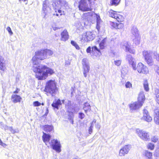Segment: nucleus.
Masks as SVG:
<instances>
[{
	"mask_svg": "<svg viewBox=\"0 0 159 159\" xmlns=\"http://www.w3.org/2000/svg\"><path fill=\"white\" fill-rule=\"evenodd\" d=\"M158 137L156 136H153L151 138V141L155 143L156 142L158 141Z\"/></svg>",
	"mask_w": 159,
	"mask_h": 159,
	"instance_id": "obj_40",
	"label": "nucleus"
},
{
	"mask_svg": "<svg viewBox=\"0 0 159 159\" xmlns=\"http://www.w3.org/2000/svg\"><path fill=\"white\" fill-rule=\"evenodd\" d=\"M1 145L5 147V146H6V144H5V145L3 144V145Z\"/></svg>",
	"mask_w": 159,
	"mask_h": 159,
	"instance_id": "obj_62",
	"label": "nucleus"
},
{
	"mask_svg": "<svg viewBox=\"0 0 159 159\" xmlns=\"http://www.w3.org/2000/svg\"><path fill=\"white\" fill-rule=\"evenodd\" d=\"M154 120L156 124L159 125V116H155Z\"/></svg>",
	"mask_w": 159,
	"mask_h": 159,
	"instance_id": "obj_42",
	"label": "nucleus"
},
{
	"mask_svg": "<svg viewBox=\"0 0 159 159\" xmlns=\"http://www.w3.org/2000/svg\"><path fill=\"white\" fill-rule=\"evenodd\" d=\"M61 41H65L68 39L69 35L66 30H64L61 33Z\"/></svg>",
	"mask_w": 159,
	"mask_h": 159,
	"instance_id": "obj_18",
	"label": "nucleus"
},
{
	"mask_svg": "<svg viewBox=\"0 0 159 159\" xmlns=\"http://www.w3.org/2000/svg\"><path fill=\"white\" fill-rule=\"evenodd\" d=\"M145 154L146 158L152 159V153L151 152L147 151L145 152Z\"/></svg>",
	"mask_w": 159,
	"mask_h": 159,
	"instance_id": "obj_32",
	"label": "nucleus"
},
{
	"mask_svg": "<svg viewBox=\"0 0 159 159\" xmlns=\"http://www.w3.org/2000/svg\"><path fill=\"white\" fill-rule=\"evenodd\" d=\"M12 101L14 103L19 102L21 99V97L16 94H13L11 97Z\"/></svg>",
	"mask_w": 159,
	"mask_h": 159,
	"instance_id": "obj_21",
	"label": "nucleus"
},
{
	"mask_svg": "<svg viewBox=\"0 0 159 159\" xmlns=\"http://www.w3.org/2000/svg\"><path fill=\"white\" fill-rule=\"evenodd\" d=\"M96 120L95 119H94V120H93V121H92V123H91V125H93V123H96Z\"/></svg>",
	"mask_w": 159,
	"mask_h": 159,
	"instance_id": "obj_57",
	"label": "nucleus"
},
{
	"mask_svg": "<svg viewBox=\"0 0 159 159\" xmlns=\"http://www.w3.org/2000/svg\"><path fill=\"white\" fill-rule=\"evenodd\" d=\"M147 147L148 149L153 150L154 148V145L153 144L149 143L147 145Z\"/></svg>",
	"mask_w": 159,
	"mask_h": 159,
	"instance_id": "obj_37",
	"label": "nucleus"
},
{
	"mask_svg": "<svg viewBox=\"0 0 159 159\" xmlns=\"http://www.w3.org/2000/svg\"><path fill=\"white\" fill-rule=\"evenodd\" d=\"M44 51L46 55V58L47 57V56H51L53 54V52L49 49H44Z\"/></svg>",
	"mask_w": 159,
	"mask_h": 159,
	"instance_id": "obj_31",
	"label": "nucleus"
},
{
	"mask_svg": "<svg viewBox=\"0 0 159 159\" xmlns=\"http://www.w3.org/2000/svg\"><path fill=\"white\" fill-rule=\"evenodd\" d=\"M124 26L123 24L121 23H117L116 29H121Z\"/></svg>",
	"mask_w": 159,
	"mask_h": 159,
	"instance_id": "obj_41",
	"label": "nucleus"
},
{
	"mask_svg": "<svg viewBox=\"0 0 159 159\" xmlns=\"http://www.w3.org/2000/svg\"><path fill=\"white\" fill-rule=\"evenodd\" d=\"M55 12H56V15L57 16H61L64 14V11H62L61 10L58 9L57 12V11H56Z\"/></svg>",
	"mask_w": 159,
	"mask_h": 159,
	"instance_id": "obj_36",
	"label": "nucleus"
},
{
	"mask_svg": "<svg viewBox=\"0 0 159 159\" xmlns=\"http://www.w3.org/2000/svg\"><path fill=\"white\" fill-rule=\"evenodd\" d=\"M70 64L69 61H67L65 62V65H69Z\"/></svg>",
	"mask_w": 159,
	"mask_h": 159,
	"instance_id": "obj_58",
	"label": "nucleus"
},
{
	"mask_svg": "<svg viewBox=\"0 0 159 159\" xmlns=\"http://www.w3.org/2000/svg\"><path fill=\"white\" fill-rule=\"evenodd\" d=\"M97 26L96 28L98 30L99 29V19L100 17L99 16H97Z\"/></svg>",
	"mask_w": 159,
	"mask_h": 159,
	"instance_id": "obj_39",
	"label": "nucleus"
},
{
	"mask_svg": "<svg viewBox=\"0 0 159 159\" xmlns=\"http://www.w3.org/2000/svg\"><path fill=\"white\" fill-rule=\"evenodd\" d=\"M156 59L157 61L159 62V54L157 55L156 56Z\"/></svg>",
	"mask_w": 159,
	"mask_h": 159,
	"instance_id": "obj_56",
	"label": "nucleus"
},
{
	"mask_svg": "<svg viewBox=\"0 0 159 159\" xmlns=\"http://www.w3.org/2000/svg\"><path fill=\"white\" fill-rule=\"evenodd\" d=\"M79 8L80 10L83 11H91L92 9L88 7L85 0H80L79 2Z\"/></svg>",
	"mask_w": 159,
	"mask_h": 159,
	"instance_id": "obj_11",
	"label": "nucleus"
},
{
	"mask_svg": "<svg viewBox=\"0 0 159 159\" xmlns=\"http://www.w3.org/2000/svg\"><path fill=\"white\" fill-rule=\"evenodd\" d=\"M50 138L51 136L43 132V135L42 136L43 140L47 145V143L49 141Z\"/></svg>",
	"mask_w": 159,
	"mask_h": 159,
	"instance_id": "obj_22",
	"label": "nucleus"
},
{
	"mask_svg": "<svg viewBox=\"0 0 159 159\" xmlns=\"http://www.w3.org/2000/svg\"><path fill=\"white\" fill-rule=\"evenodd\" d=\"M92 50H96L97 51H98V52H99V50L98 49V48H97V47L95 46H93V47H92Z\"/></svg>",
	"mask_w": 159,
	"mask_h": 159,
	"instance_id": "obj_52",
	"label": "nucleus"
},
{
	"mask_svg": "<svg viewBox=\"0 0 159 159\" xmlns=\"http://www.w3.org/2000/svg\"><path fill=\"white\" fill-rule=\"evenodd\" d=\"M155 71L159 75V67L157 68Z\"/></svg>",
	"mask_w": 159,
	"mask_h": 159,
	"instance_id": "obj_54",
	"label": "nucleus"
},
{
	"mask_svg": "<svg viewBox=\"0 0 159 159\" xmlns=\"http://www.w3.org/2000/svg\"><path fill=\"white\" fill-rule=\"evenodd\" d=\"M136 70H137L138 72L140 73L147 74L149 73L148 68L141 62L139 63L137 65L136 67Z\"/></svg>",
	"mask_w": 159,
	"mask_h": 159,
	"instance_id": "obj_10",
	"label": "nucleus"
},
{
	"mask_svg": "<svg viewBox=\"0 0 159 159\" xmlns=\"http://www.w3.org/2000/svg\"><path fill=\"white\" fill-rule=\"evenodd\" d=\"M106 42V38L104 39L99 43V45L100 48L103 49L104 48V45Z\"/></svg>",
	"mask_w": 159,
	"mask_h": 159,
	"instance_id": "obj_33",
	"label": "nucleus"
},
{
	"mask_svg": "<svg viewBox=\"0 0 159 159\" xmlns=\"http://www.w3.org/2000/svg\"><path fill=\"white\" fill-rule=\"evenodd\" d=\"M145 100L144 93L143 91L141 92L139 95L138 102L139 103H142L143 105Z\"/></svg>",
	"mask_w": 159,
	"mask_h": 159,
	"instance_id": "obj_19",
	"label": "nucleus"
},
{
	"mask_svg": "<svg viewBox=\"0 0 159 159\" xmlns=\"http://www.w3.org/2000/svg\"><path fill=\"white\" fill-rule=\"evenodd\" d=\"M44 90L47 93H50L52 96H54L57 91L56 84L54 80H49L46 83Z\"/></svg>",
	"mask_w": 159,
	"mask_h": 159,
	"instance_id": "obj_2",
	"label": "nucleus"
},
{
	"mask_svg": "<svg viewBox=\"0 0 159 159\" xmlns=\"http://www.w3.org/2000/svg\"><path fill=\"white\" fill-rule=\"evenodd\" d=\"M73 159H80V158H79L78 157H75Z\"/></svg>",
	"mask_w": 159,
	"mask_h": 159,
	"instance_id": "obj_61",
	"label": "nucleus"
},
{
	"mask_svg": "<svg viewBox=\"0 0 159 159\" xmlns=\"http://www.w3.org/2000/svg\"><path fill=\"white\" fill-rule=\"evenodd\" d=\"M115 19H116L118 22L123 21L124 19L123 16L122 15L117 14Z\"/></svg>",
	"mask_w": 159,
	"mask_h": 159,
	"instance_id": "obj_29",
	"label": "nucleus"
},
{
	"mask_svg": "<svg viewBox=\"0 0 159 159\" xmlns=\"http://www.w3.org/2000/svg\"><path fill=\"white\" fill-rule=\"evenodd\" d=\"M116 23H115L113 22H110V25L113 28H114L116 29V25H117Z\"/></svg>",
	"mask_w": 159,
	"mask_h": 159,
	"instance_id": "obj_45",
	"label": "nucleus"
},
{
	"mask_svg": "<svg viewBox=\"0 0 159 159\" xmlns=\"http://www.w3.org/2000/svg\"><path fill=\"white\" fill-rule=\"evenodd\" d=\"M18 93V92L17 91H15L14 92V93Z\"/></svg>",
	"mask_w": 159,
	"mask_h": 159,
	"instance_id": "obj_60",
	"label": "nucleus"
},
{
	"mask_svg": "<svg viewBox=\"0 0 159 159\" xmlns=\"http://www.w3.org/2000/svg\"><path fill=\"white\" fill-rule=\"evenodd\" d=\"M69 111L70 112H71V115L70 116V117H69L68 118V119H69V120H70V122L72 124H73V122H74V121H73V113L72 112H74V111L73 110H72V111Z\"/></svg>",
	"mask_w": 159,
	"mask_h": 159,
	"instance_id": "obj_38",
	"label": "nucleus"
},
{
	"mask_svg": "<svg viewBox=\"0 0 159 159\" xmlns=\"http://www.w3.org/2000/svg\"><path fill=\"white\" fill-rule=\"evenodd\" d=\"M120 0H111L110 2L111 5H117Z\"/></svg>",
	"mask_w": 159,
	"mask_h": 159,
	"instance_id": "obj_34",
	"label": "nucleus"
},
{
	"mask_svg": "<svg viewBox=\"0 0 159 159\" xmlns=\"http://www.w3.org/2000/svg\"><path fill=\"white\" fill-rule=\"evenodd\" d=\"M126 88H130L132 87V84L129 82H127L125 84Z\"/></svg>",
	"mask_w": 159,
	"mask_h": 159,
	"instance_id": "obj_44",
	"label": "nucleus"
},
{
	"mask_svg": "<svg viewBox=\"0 0 159 159\" xmlns=\"http://www.w3.org/2000/svg\"><path fill=\"white\" fill-rule=\"evenodd\" d=\"M91 51V48L89 47L86 49V52L88 53H90Z\"/></svg>",
	"mask_w": 159,
	"mask_h": 159,
	"instance_id": "obj_53",
	"label": "nucleus"
},
{
	"mask_svg": "<svg viewBox=\"0 0 159 159\" xmlns=\"http://www.w3.org/2000/svg\"><path fill=\"white\" fill-rule=\"evenodd\" d=\"M93 16L96 17L97 16H98L94 12H90L84 13L82 17L84 20L89 21L91 19Z\"/></svg>",
	"mask_w": 159,
	"mask_h": 159,
	"instance_id": "obj_17",
	"label": "nucleus"
},
{
	"mask_svg": "<svg viewBox=\"0 0 159 159\" xmlns=\"http://www.w3.org/2000/svg\"><path fill=\"white\" fill-rule=\"evenodd\" d=\"M143 116L141 118V120L147 122H150L152 120V118L151 116L148 111L146 109L143 110Z\"/></svg>",
	"mask_w": 159,
	"mask_h": 159,
	"instance_id": "obj_15",
	"label": "nucleus"
},
{
	"mask_svg": "<svg viewBox=\"0 0 159 159\" xmlns=\"http://www.w3.org/2000/svg\"><path fill=\"white\" fill-rule=\"evenodd\" d=\"M57 3L59 4L58 6H57L58 7H60L62 6L66 7L68 5L67 2L64 0H59L57 1Z\"/></svg>",
	"mask_w": 159,
	"mask_h": 159,
	"instance_id": "obj_24",
	"label": "nucleus"
},
{
	"mask_svg": "<svg viewBox=\"0 0 159 159\" xmlns=\"http://www.w3.org/2000/svg\"><path fill=\"white\" fill-rule=\"evenodd\" d=\"M131 148V146L130 145H125L120 151L119 155L120 156H123L125 154L128 153Z\"/></svg>",
	"mask_w": 159,
	"mask_h": 159,
	"instance_id": "obj_14",
	"label": "nucleus"
},
{
	"mask_svg": "<svg viewBox=\"0 0 159 159\" xmlns=\"http://www.w3.org/2000/svg\"><path fill=\"white\" fill-rule=\"evenodd\" d=\"M95 37V35L94 32L87 31L83 34L82 35V40L87 42L93 40Z\"/></svg>",
	"mask_w": 159,
	"mask_h": 159,
	"instance_id": "obj_7",
	"label": "nucleus"
},
{
	"mask_svg": "<svg viewBox=\"0 0 159 159\" xmlns=\"http://www.w3.org/2000/svg\"><path fill=\"white\" fill-rule=\"evenodd\" d=\"M45 58L46 55L44 50H42L36 52L35 56L32 59L33 65L32 69L36 73V77L39 80H44L48 76V75H51L54 73L52 69L39 64V59L42 60Z\"/></svg>",
	"mask_w": 159,
	"mask_h": 159,
	"instance_id": "obj_1",
	"label": "nucleus"
},
{
	"mask_svg": "<svg viewBox=\"0 0 159 159\" xmlns=\"http://www.w3.org/2000/svg\"><path fill=\"white\" fill-rule=\"evenodd\" d=\"M136 132L138 136L142 140L148 141L150 140L149 133L144 130L137 129Z\"/></svg>",
	"mask_w": 159,
	"mask_h": 159,
	"instance_id": "obj_3",
	"label": "nucleus"
},
{
	"mask_svg": "<svg viewBox=\"0 0 159 159\" xmlns=\"http://www.w3.org/2000/svg\"><path fill=\"white\" fill-rule=\"evenodd\" d=\"M51 9L49 6V2L48 0H46L43 2L42 14L44 18H46L47 16L48 13L50 12Z\"/></svg>",
	"mask_w": 159,
	"mask_h": 159,
	"instance_id": "obj_6",
	"label": "nucleus"
},
{
	"mask_svg": "<svg viewBox=\"0 0 159 159\" xmlns=\"http://www.w3.org/2000/svg\"><path fill=\"white\" fill-rule=\"evenodd\" d=\"M7 30L11 35H12L13 34V33L10 27H8L7 28Z\"/></svg>",
	"mask_w": 159,
	"mask_h": 159,
	"instance_id": "obj_48",
	"label": "nucleus"
},
{
	"mask_svg": "<svg viewBox=\"0 0 159 159\" xmlns=\"http://www.w3.org/2000/svg\"><path fill=\"white\" fill-rule=\"evenodd\" d=\"M9 129L11 131V132L13 134H15L16 133H17V132L16 131V130L12 128V127H9Z\"/></svg>",
	"mask_w": 159,
	"mask_h": 159,
	"instance_id": "obj_50",
	"label": "nucleus"
},
{
	"mask_svg": "<svg viewBox=\"0 0 159 159\" xmlns=\"http://www.w3.org/2000/svg\"><path fill=\"white\" fill-rule=\"evenodd\" d=\"M53 129V127L51 125H45L44 126V130L47 132H50Z\"/></svg>",
	"mask_w": 159,
	"mask_h": 159,
	"instance_id": "obj_26",
	"label": "nucleus"
},
{
	"mask_svg": "<svg viewBox=\"0 0 159 159\" xmlns=\"http://www.w3.org/2000/svg\"><path fill=\"white\" fill-rule=\"evenodd\" d=\"M60 28H59L58 27H53V30H57L58 29H60Z\"/></svg>",
	"mask_w": 159,
	"mask_h": 159,
	"instance_id": "obj_55",
	"label": "nucleus"
},
{
	"mask_svg": "<svg viewBox=\"0 0 159 159\" xmlns=\"http://www.w3.org/2000/svg\"><path fill=\"white\" fill-rule=\"evenodd\" d=\"M49 144L52 149L57 152H60L61 151V145L60 142L57 139L51 140L49 142Z\"/></svg>",
	"mask_w": 159,
	"mask_h": 159,
	"instance_id": "obj_8",
	"label": "nucleus"
},
{
	"mask_svg": "<svg viewBox=\"0 0 159 159\" xmlns=\"http://www.w3.org/2000/svg\"><path fill=\"white\" fill-rule=\"evenodd\" d=\"M71 44L73 46H74L75 48L79 50L80 49V47L78 46L77 44L74 41H71Z\"/></svg>",
	"mask_w": 159,
	"mask_h": 159,
	"instance_id": "obj_35",
	"label": "nucleus"
},
{
	"mask_svg": "<svg viewBox=\"0 0 159 159\" xmlns=\"http://www.w3.org/2000/svg\"><path fill=\"white\" fill-rule=\"evenodd\" d=\"M154 94L155 95V100L159 104V89H156Z\"/></svg>",
	"mask_w": 159,
	"mask_h": 159,
	"instance_id": "obj_27",
	"label": "nucleus"
},
{
	"mask_svg": "<svg viewBox=\"0 0 159 159\" xmlns=\"http://www.w3.org/2000/svg\"><path fill=\"white\" fill-rule=\"evenodd\" d=\"M0 70L3 71H5L6 70L4 61V58L0 55Z\"/></svg>",
	"mask_w": 159,
	"mask_h": 159,
	"instance_id": "obj_20",
	"label": "nucleus"
},
{
	"mask_svg": "<svg viewBox=\"0 0 159 159\" xmlns=\"http://www.w3.org/2000/svg\"><path fill=\"white\" fill-rule=\"evenodd\" d=\"M19 2H20L21 1H23V2H25L26 1H27V0H19Z\"/></svg>",
	"mask_w": 159,
	"mask_h": 159,
	"instance_id": "obj_59",
	"label": "nucleus"
},
{
	"mask_svg": "<svg viewBox=\"0 0 159 159\" xmlns=\"http://www.w3.org/2000/svg\"><path fill=\"white\" fill-rule=\"evenodd\" d=\"M61 105V100L60 99H58L57 100H55L54 101L52 104V106L53 107L58 109L59 106Z\"/></svg>",
	"mask_w": 159,
	"mask_h": 159,
	"instance_id": "obj_23",
	"label": "nucleus"
},
{
	"mask_svg": "<svg viewBox=\"0 0 159 159\" xmlns=\"http://www.w3.org/2000/svg\"><path fill=\"white\" fill-rule=\"evenodd\" d=\"M146 159H151V158H146Z\"/></svg>",
	"mask_w": 159,
	"mask_h": 159,
	"instance_id": "obj_64",
	"label": "nucleus"
},
{
	"mask_svg": "<svg viewBox=\"0 0 159 159\" xmlns=\"http://www.w3.org/2000/svg\"><path fill=\"white\" fill-rule=\"evenodd\" d=\"M120 47L125 50L126 52H129L130 53L134 54L135 51L133 48H131L130 43L127 41H124L120 44Z\"/></svg>",
	"mask_w": 159,
	"mask_h": 159,
	"instance_id": "obj_5",
	"label": "nucleus"
},
{
	"mask_svg": "<svg viewBox=\"0 0 159 159\" xmlns=\"http://www.w3.org/2000/svg\"><path fill=\"white\" fill-rule=\"evenodd\" d=\"M132 34V39L134 43L136 45L139 44L140 37L139 35L137 28L136 26H133L131 30Z\"/></svg>",
	"mask_w": 159,
	"mask_h": 159,
	"instance_id": "obj_4",
	"label": "nucleus"
},
{
	"mask_svg": "<svg viewBox=\"0 0 159 159\" xmlns=\"http://www.w3.org/2000/svg\"><path fill=\"white\" fill-rule=\"evenodd\" d=\"M126 60L129 64L131 65L133 69L134 70H136V62L135 59L131 55L128 54L126 56Z\"/></svg>",
	"mask_w": 159,
	"mask_h": 159,
	"instance_id": "obj_13",
	"label": "nucleus"
},
{
	"mask_svg": "<svg viewBox=\"0 0 159 159\" xmlns=\"http://www.w3.org/2000/svg\"><path fill=\"white\" fill-rule=\"evenodd\" d=\"M143 57L147 63L150 66L152 65L153 61L150 52L144 51L143 52Z\"/></svg>",
	"mask_w": 159,
	"mask_h": 159,
	"instance_id": "obj_12",
	"label": "nucleus"
},
{
	"mask_svg": "<svg viewBox=\"0 0 159 159\" xmlns=\"http://www.w3.org/2000/svg\"><path fill=\"white\" fill-rule=\"evenodd\" d=\"M142 103H140L138 102H134L130 104L129 105V108L130 110L133 111L139 109L142 106Z\"/></svg>",
	"mask_w": 159,
	"mask_h": 159,
	"instance_id": "obj_16",
	"label": "nucleus"
},
{
	"mask_svg": "<svg viewBox=\"0 0 159 159\" xmlns=\"http://www.w3.org/2000/svg\"><path fill=\"white\" fill-rule=\"evenodd\" d=\"M82 64L83 69V73L84 77H86L90 70V66L87 60L84 58L82 61Z\"/></svg>",
	"mask_w": 159,
	"mask_h": 159,
	"instance_id": "obj_9",
	"label": "nucleus"
},
{
	"mask_svg": "<svg viewBox=\"0 0 159 159\" xmlns=\"http://www.w3.org/2000/svg\"><path fill=\"white\" fill-rule=\"evenodd\" d=\"M83 109L86 113L88 111H90L91 110L90 105L88 103H85L84 104Z\"/></svg>",
	"mask_w": 159,
	"mask_h": 159,
	"instance_id": "obj_25",
	"label": "nucleus"
},
{
	"mask_svg": "<svg viewBox=\"0 0 159 159\" xmlns=\"http://www.w3.org/2000/svg\"><path fill=\"white\" fill-rule=\"evenodd\" d=\"M93 127V125H91L89 128V133L90 134H91L92 132Z\"/></svg>",
	"mask_w": 159,
	"mask_h": 159,
	"instance_id": "obj_51",
	"label": "nucleus"
},
{
	"mask_svg": "<svg viewBox=\"0 0 159 159\" xmlns=\"http://www.w3.org/2000/svg\"><path fill=\"white\" fill-rule=\"evenodd\" d=\"M62 102L63 103H64V100H62Z\"/></svg>",
	"mask_w": 159,
	"mask_h": 159,
	"instance_id": "obj_63",
	"label": "nucleus"
},
{
	"mask_svg": "<svg viewBox=\"0 0 159 159\" xmlns=\"http://www.w3.org/2000/svg\"><path fill=\"white\" fill-rule=\"evenodd\" d=\"M79 117L81 119H83L85 117L84 114L83 113H79Z\"/></svg>",
	"mask_w": 159,
	"mask_h": 159,
	"instance_id": "obj_49",
	"label": "nucleus"
},
{
	"mask_svg": "<svg viewBox=\"0 0 159 159\" xmlns=\"http://www.w3.org/2000/svg\"><path fill=\"white\" fill-rule=\"evenodd\" d=\"M108 14L109 16L111 17L115 18L117 14V13L116 12L111 10L108 12Z\"/></svg>",
	"mask_w": 159,
	"mask_h": 159,
	"instance_id": "obj_28",
	"label": "nucleus"
},
{
	"mask_svg": "<svg viewBox=\"0 0 159 159\" xmlns=\"http://www.w3.org/2000/svg\"><path fill=\"white\" fill-rule=\"evenodd\" d=\"M114 62L116 65L119 66L121 64V61L120 60L115 61Z\"/></svg>",
	"mask_w": 159,
	"mask_h": 159,
	"instance_id": "obj_46",
	"label": "nucleus"
},
{
	"mask_svg": "<svg viewBox=\"0 0 159 159\" xmlns=\"http://www.w3.org/2000/svg\"><path fill=\"white\" fill-rule=\"evenodd\" d=\"M154 115L155 116H159V110L156 109L154 111Z\"/></svg>",
	"mask_w": 159,
	"mask_h": 159,
	"instance_id": "obj_47",
	"label": "nucleus"
},
{
	"mask_svg": "<svg viewBox=\"0 0 159 159\" xmlns=\"http://www.w3.org/2000/svg\"><path fill=\"white\" fill-rule=\"evenodd\" d=\"M33 105L34 107H39L41 105V103L39 101H36L33 102Z\"/></svg>",
	"mask_w": 159,
	"mask_h": 159,
	"instance_id": "obj_43",
	"label": "nucleus"
},
{
	"mask_svg": "<svg viewBox=\"0 0 159 159\" xmlns=\"http://www.w3.org/2000/svg\"><path fill=\"white\" fill-rule=\"evenodd\" d=\"M143 85L144 90L147 92L149 90V84L147 80L144 82Z\"/></svg>",
	"mask_w": 159,
	"mask_h": 159,
	"instance_id": "obj_30",
	"label": "nucleus"
}]
</instances>
